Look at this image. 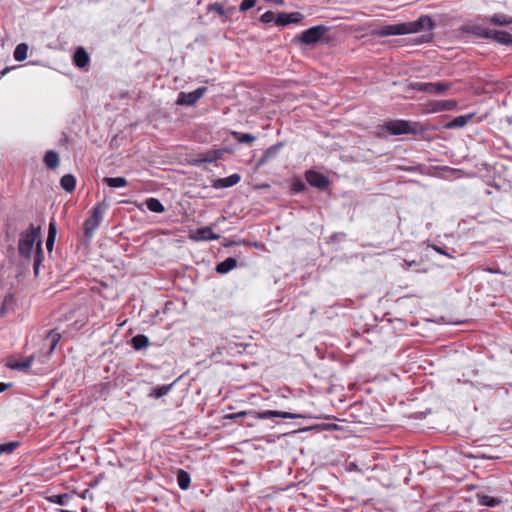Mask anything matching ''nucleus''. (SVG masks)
Listing matches in <instances>:
<instances>
[{"mask_svg":"<svg viewBox=\"0 0 512 512\" xmlns=\"http://www.w3.org/2000/svg\"><path fill=\"white\" fill-rule=\"evenodd\" d=\"M405 24L406 34L417 33L421 31H431L434 28V22L428 15L420 16L416 21Z\"/></svg>","mask_w":512,"mask_h":512,"instance_id":"obj_7","label":"nucleus"},{"mask_svg":"<svg viewBox=\"0 0 512 512\" xmlns=\"http://www.w3.org/2000/svg\"><path fill=\"white\" fill-rule=\"evenodd\" d=\"M34 358L35 357L33 355H31V356L27 357L24 361L9 359L7 362V367H9L10 369H13V370L26 372L31 367V365L34 361Z\"/></svg>","mask_w":512,"mask_h":512,"instance_id":"obj_16","label":"nucleus"},{"mask_svg":"<svg viewBox=\"0 0 512 512\" xmlns=\"http://www.w3.org/2000/svg\"><path fill=\"white\" fill-rule=\"evenodd\" d=\"M306 180L311 186L321 190L326 189L330 184L329 179L324 174L313 170L306 172Z\"/></svg>","mask_w":512,"mask_h":512,"instance_id":"obj_9","label":"nucleus"},{"mask_svg":"<svg viewBox=\"0 0 512 512\" xmlns=\"http://www.w3.org/2000/svg\"><path fill=\"white\" fill-rule=\"evenodd\" d=\"M147 208L154 213H163L165 208L163 204L156 198H149L146 200Z\"/></svg>","mask_w":512,"mask_h":512,"instance_id":"obj_29","label":"nucleus"},{"mask_svg":"<svg viewBox=\"0 0 512 512\" xmlns=\"http://www.w3.org/2000/svg\"><path fill=\"white\" fill-rule=\"evenodd\" d=\"M16 300L12 293H8L5 295L1 307H0V316L3 317L14 309Z\"/></svg>","mask_w":512,"mask_h":512,"instance_id":"obj_20","label":"nucleus"},{"mask_svg":"<svg viewBox=\"0 0 512 512\" xmlns=\"http://www.w3.org/2000/svg\"><path fill=\"white\" fill-rule=\"evenodd\" d=\"M28 45L26 43H20L16 46L13 57L17 62H22L27 58Z\"/></svg>","mask_w":512,"mask_h":512,"instance_id":"obj_24","label":"nucleus"},{"mask_svg":"<svg viewBox=\"0 0 512 512\" xmlns=\"http://www.w3.org/2000/svg\"><path fill=\"white\" fill-rule=\"evenodd\" d=\"M60 185L65 191L72 192L76 186V179L72 174H66L61 178Z\"/></svg>","mask_w":512,"mask_h":512,"instance_id":"obj_25","label":"nucleus"},{"mask_svg":"<svg viewBox=\"0 0 512 512\" xmlns=\"http://www.w3.org/2000/svg\"><path fill=\"white\" fill-rule=\"evenodd\" d=\"M56 232H57V230H56L55 222H50L49 229H48V237L46 240V247L49 251H51L53 248V245L55 242V237H56Z\"/></svg>","mask_w":512,"mask_h":512,"instance_id":"obj_31","label":"nucleus"},{"mask_svg":"<svg viewBox=\"0 0 512 512\" xmlns=\"http://www.w3.org/2000/svg\"><path fill=\"white\" fill-rule=\"evenodd\" d=\"M474 116H475V113L457 116V117L453 118L450 122L446 123L445 128H447V129L462 128L465 125H467V123L471 119H473Z\"/></svg>","mask_w":512,"mask_h":512,"instance_id":"obj_17","label":"nucleus"},{"mask_svg":"<svg viewBox=\"0 0 512 512\" xmlns=\"http://www.w3.org/2000/svg\"><path fill=\"white\" fill-rule=\"evenodd\" d=\"M177 483L182 490L188 489L190 486V483H191V478H190L189 473H187L186 471H184L182 469L178 470Z\"/></svg>","mask_w":512,"mask_h":512,"instance_id":"obj_27","label":"nucleus"},{"mask_svg":"<svg viewBox=\"0 0 512 512\" xmlns=\"http://www.w3.org/2000/svg\"><path fill=\"white\" fill-rule=\"evenodd\" d=\"M275 19H276L275 13L272 11H267L264 14H262L260 17V21L265 24H268L271 22L275 23Z\"/></svg>","mask_w":512,"mask_h":512,"instance_id":"obj_37","label":"nucleus"},{"mask_svg":"<svg viewBox=\"0 0 512 512\" xmlns=\"http://www.w3.org/2000/svg\"><path fill=\"white\" fill-rule=\"evenodd\" d=\"M491 23L494 25L506 26L512 23V19L504 14H495L491 17Z\"/></svg>","mask_w":512,"mask_h":512,"instance_id":"obj_34","label":"nucleus"},{"mask_svg":"<svg viewBox=\"0 0 512 512\" xmlns=\"http://www.w3.org/2000/svg\"><path fill=\"white\" fill-rule=\"evenodd\" d=\"M10 386H11V384H6V383L0 382V393L4 392Z\"/></svg>","mask_w":512,"mask_h":512,"instance_id":"obj_42","label":"nucleus"},{"mask_svg":"<svg viewBox=\"0 0 512 512\" xmlns=\"http://www.w3.org/2000/svg\"><path fill=\"white\" fill-rule=\"evenodd\" d=\"M430 40V37H422L421 42H428Z\"/></svg>","mask_w":512,"mask_h":512,"instance_id":"obj_44","label":"nucleus"},{"mask_svg":"<svg viewBox=\"0 0 512 512\" xmlns=\"http://www.w3.org/2000/svg\"><path fill=\"white\" fill-rule=\"evenodd\" d=\"M246 415H251L256 419H269V418H275L280 417L284 419H298L302 418V415L295 414L291 412H283V411H274V410H266L263 412H256V411H240L237 413H233L227 416L228 419H237L244 417Z\"/></svg>","mask_w":512,"mask_h":512,"instance_id":"obj_2","label":"nucleus"},{"mask_svg":"<svg viewBox=\"0 0 512 512\" xmlns=\"http://www.w3.org/2000/svg\"><path fill=\"white\" fill-rule=\"evenodd\" d=\"M60 339H61V334L59 332H57L56 329H52L48 332L46 338L44 339V344H43L44 347L48 348V350L46 352L47 356H50L54 352Z\"/></svg>","mask_w":512,"mask_h":512,"instance_id":"obj_11","label":"nucleus"},{"mask_svg":"<svg viewBox=\"0 0 512 512\" xmlns=\"http://www.w3.org/2000/svg\"><path fill=\"white\" fill-rule=\"evenodd\" d=\"M48 501L54 504H58L60 506L67 505L71 499V495L68 493L51 495L48 498Z\"/></svg>","mask_w":512,"mask_h":512,"instance_id":"obj_28","label":"nucleus"},{"mask_svg":"<svg viewBox=\"0 0 512 512\" xmlns=\"http://www.w3.org/2000/svg\"><path fill=\"white\" fill-rule=\"evenodd\" d=\"M237 265V260L233 257H228L224 261L220 262L216 266V271L219 274H226L235 268Z\"/></svg>","mask_w":512,"mask_h":512,"instance_id":"obj_21","label":"nucleus"},{"mask_svg":"<svg viewBox=\"0 0 512 512\" xmlns=\"http://www.w3.org/2000/svg\"><path fill=\"white\" fill-rule=\"evenodd\" d=\"M327 31L328 28L324 25L313 26L303 31L300 35L296 36L294 40L299 41L305 45H313L317 43Z\"/></svg>","mask_w":512,"mask_h":512,"instance_id":"obj_4","label":"nucleus"},{"mask_svg":"<svg viewBox=\"0 0 512 512\" xmlns=\"http://www.w3.org/2000/svg\"><path fill=\"white\" fill-rule=\"evenodd\" d=\"M207 88L202 86L192 92H180L177 98L178 105L191 106L198 102V100L204 95Z\"/></svg>","mask_w":512,"mask_h":512,"instance_id":"obj_8","label":"nucleus"},{"mask_svg":"<svg viewBox=\"0 0 512 512\" xmlns=\"http://www.w3.org/2000/svg\"><path fill=\"white\" fill-rule=\"evenodd\" d=\"M171 387H172V385H163V386L157 387L154 389L153 395L156 398H160V397L166 395L170 391Z\"/></svg>","mask_w":512,"mask_h":512,"instance_id":"obj_35","label":"nucleus"},{"mask_svg":"<svg viewBox=\"0 0 512 512\" xmlns=\"http://www.w3.org/2000/svg\"><path fill=\"white\" fill-rule=\"evenodd\" d=\"M240 179V175L235 173L228 177L214 180L212 183V187L216 189L232 187L236 185L240 181Z\"/></svg>","mask_w":512,"mask_h":512,"instance_id":"obj_15","label":"nucleus"},{"mask_svg":"<svg viewBox=\"0 0 512 512\" xmlns=\"http://www.w3.org/2000/svg\"><path fill=\"white\" fill-rule=\"evenodd\" d=\"M303 19V15L299 12L286 13L281 12L277 15L275 19V24L277 26H286L293 23H299Z\"/></svg>","mask_w":512,"mask_h":512,"instance_id":"obj_10","label":"nucleus"},{"mask_svg":"<svg viewBox=\"0 0 512 512\" xmlns=\"http://www.w3.org/2000/svg\"><path fill=\"white\" fill-rule=\"evenodd\" d=\"M256 4V0H242L240 4V11H247L253 8Z\"/></svg>","mask_w":512,"mask_h":512,"instance_id":"obj_38","label":"nucleus"},{"mask_svg":"<svg viewBox=\"0 0 512 512\" xmlns=\"http://www.w3.org/2000/svg\"><path fill=\"white\" fill-rule=\"evenodd\" d=\"M131 345L135 350L147 348L150 345L149 338L143 334H137L131 339Z\"/></svg>","mask_w":512,"mask_h":512,"instance_id":"obj_23","label":"nucleus"},{"mask_svg":"<svg viewBox=\"0 0 512 512\" xmlns=\"http://www.w3.org/2000/svg\"><path fill=\"white\" fill-rule=\"evenodd\" d=\"M89 59V55L87 54L84 48H77L74 54V63L77 67L81 69L86 68L88 66Z\"/></svg>","mask_w":512,"mask_h":512,"instance_id":"obj_18","label":"nucleus"},{"mask_svg":"<svg viewBox=\"0 0 512 512\" xmlns=\"http://www.w3.org/2000/svg\"><path fill=\"white\" fill-rule=\"evenodd\" d=\"M412 89L425 92L429 94H443L445 91H447L451 84L449 82H415L411 84Z\"/></svg>","mask_w":512,"mask_h":512,"instance_id":"obj_6","label":"nucleus"},{"mask_svg":"<svg viewBox=\"0 0 512 512\" xmlns=\"http://www.w3.org/2000/svg\"><path fill=\"white\" fill-rule=\"evenodd\" d=\"M283 145L284 144L282 142H279L267 148L263 155L261 156V158L258 160L257 165L262 166L271 161L272 159H275Z\"/></svg>","mask_w":512,"mask_h":512,"instance_id":"obj_13","label":"nucleus"},{"mask_svg":"<svg viewBox=\"0 0 512 512\" xmlns=\"http://www.w3.org/2000/svg\"><path fill=\"white\" fill-rule=\"evenodd\" d=\"M19 445L20 444L17 441L0 444V456L3 454H12L19 447Z\"/></svg>","mask_w":512,"mask_h":512,"instance_id":"obj_33","label":"nucleus"},{"mask_svg":"<svg viewBox=\"0 0 512 512\" xmlns=\"http://www.w3.org/2000/svg\"><path fill=\"white\" fill-rule=\"evenodd\" d=\"M305 189H306V186H305L304 182H302L301 180H296L292 183V190L295 193L303 192Z\"/></svg>","mask_w":512,"mask_h":512,"instance_id":"obj_39","label":"nucleus"},{"mask_svg":"<svg viewBox=\"0 0 512 512\" xmlns=\"http://www.w3.org/2000/svg\"><path fill=\"white\" fill-rule=\"evenodd\" d=\"M417 124L406 120H393L385 124L386 130L392 135L416 134Z\"/></svg>","mask_w":512,"mask_h":512,"instance_id":"obj_5","label":"nucleus"},{"mask_svg":"<svg viewBox=\"0 0 512 512\" xmlns=\"http://www.w3.org/2000/svg\"><path fill=\"white\" fill-rule=\"evenodd\" d=\"M433 249L439 253V254H442V255H445V256H448V257H452L449 253H447L445 250H443L441 247L439 246H433Z\"/></svg>","mask_w":512,"mask_h":512,"instance_id":"obj_41","label":"nucleus"},{"mask_svg":"<svg viewBox=\"0 0 512 512\" xmlns=\"http://www.w3.org/2000/svg\"><path fill=\"white\" fill-rule=\"evenodd\" d=\"M210 10L211 11H215L220 16H224L225 15V10H224L223 6L221 4H219V3L212 4L211 7H210Z\"/></svg>","mask_w":512,"mask_h":512,"instance_id":"obj_40","label":"nucleus"},{"mask_svg":"<svg viewBox=\"0 0 512 512\" xmlns=\"http://www.w3.org/2000/svg\"><path fill=\"white\" fill-rule=\"evenodd\" d=\"M95 229H96V206H94L90 209V216L84 222V233L78 243V246H77L78 250H82L84 253L87 252V250L92 242Z\"/></svg>","mask_w":512,"mask_h":512,"instance_id":"obj_3","label":"nucleus"},{"mask_svg":"<svg viewBox=\"0 0 512 512\" xmlns=\"http://www.w3.org/2000/svg\"><path fill=\"white\" fill-rule=\"evenodd\" d=\"M35 243L36 250L34 254L33 270L34 274L37 276L39 274V268L44 260V253L42 250V242L40 240V227L30 225L26 231L20 234L18 243L19 254L26 259H30Z\"/></svg>","mask_w":512,"mask_h":512,"instance_id":"obj_1","label":"nucleus"},{"mask_svg":"<svg viewBox=\"0 0 512 512\" xmlns=\"http://www.w3.org/2000/svg\"><path fill=\"white\" fill-rule=\"evenodd\" d=\"M457 107V102L455 100H439L434 101L430 104V112H442V111H451Z\"/></svg>","mask_w":512,"mask_h":512,"instance_id":"obj_14","label":"nucleus"},{"mask_svg":"<svg viewBox=\"0 0 512 512\" xmlns=\"http://www.w3.org/2000/svg\"><path fill=\"white\" fill-rule=\"evenodd\" d=\"M481 503L489 507H495L500 503V501L496 498L485 495L482 496Z\"/></svg>","mask_w":512,"mask_h":512,"instance_id":"obj_36","label":"nucleus"},{"mask_svg":"<svg viewBox=\"0 0 512 512\" xmlns=\"http://www.w3.org/2000/svg\"><path fill=\"white\" fill-rule=\"evenodd\" d=\"M215 159H216V157H212V158H207V159H205V161L213 162Z\"/></svg>","mask_w":512,"mask_h":512,"instance_id":"obj_45","label":"nucleus"},{"mask_svg":"<svg viewBox=\"0 0 512 512\" xmlns=\"http://www.w3.org/2000/svg\"><path fill=\"white\" fill-rule=\"evenodd\" d=\"M44 164L49 169H55L59 166V154L54 150H49L44 155Z\"/></svg>","mask_w":512,"mask_h":512,"instance_id":"obj_22","label":"nucleus"},{"mask_svg":"<svg viewBox=\"0 0 512 512\" xmlns=\"http://www.w3.org/2000/svg\"><path fill=\"white\" fill-rule=\"evenodd\" d=\"M14 67H6L4 68L2 71H1V75L4 76L6 75L11 69H13Z\"/></svg>","mask_w":512,"mask_h":512,"instance_id":"obj_43","label":"nucleus"},{"mask_svg":"<svg viewBox=\"0 0 512 512\" xmlns=\"http://www.w3.org/2000/svg\"><path fill=\"white\" fill-rule=\"evenodd\" d=\"M494 39L500 44H512V34L505 31H495Z\"/></svg>","mask_w":512,"mask_h":512,"instance_id":"obj_32","label":"nucleus"},{"mask_svg":"<svg viewBox=\"0 0 512 512\" xmlns=\"http://www.w3.org/2000/svg\"><path fill=\"white\" fill-rule=\"evenodd\" d=\"M102 181L111 188H121L127 185V180L124 177H105Z\"/></svg>","mask_w":512,"mask_h":512,"instance_id":"obj_26","label":"nucleus"},{"mask_svg":"<svg viewBox=\"0 0 512 512\" xmlns=\"http://www.w3.org/2000/svg\"><path fill=\"white\" fill-rule=\"evenodd\" d=\"M405 34H406V32H405V24L404 23L386 25L377 31V35L382 36V37L392 36V35H405Z\"/></svg>","mask_w":512,"mask_h":512,"instance_id":"obj_12","label":"nucleus"},{"mask_svg":"<svg viewBox=\"0 0 512 512\" xmlns=\"http://www.w3.org/2000/svg\"><path fill=\"white\" fill-rule=\"evenodd\" d=\"M195 238L197 240L210 241L218 240L220 238V235L214 233L210 227H203L196 230Z\"/></svg>","mask_w":512,"mask_h":512,"instance_id":"obj_19","label":"nucleus"},{"mask_svg":"<svg viewBox=\"0 0 512 512\" xmlns=\"http://www.w3.org/2000/svg\"><path fill=\"white\" fill-rule=\"evenodd\" d=\"M232 136L239 143L252 144L256 140V137L249 133H241V132L233 131Z\"/></svg>","mask_w":512,"mask_h":512,"instance_id":"obj_30","label":"nucleus"}]
</instances>
